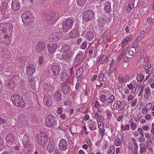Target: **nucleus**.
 Segmentation results:
<instances>
[{
  "label": "nucleus",
  "instance_id": "1",
  "mask_svg": "<svg viewBox=\"0 0 154 154\" xmlns=\"http://www.w3.org/2000/svg\"><path fill=\"white\" fill-rule=\"evenodd\" d=\"M11 99L14 104L17 106L22 108L26 106L24 100L18 95H13L11 97Z\"/></svg>",
  "mask_w": 154,
  "mask_h": 154
},
{
  "label": "nucleus",
  "instance_id": "2",
  "mask_svg": "<svg viewBox=\"0 0 154 154\" xmlns=\"http://www.w3.org/2000/svg\"><path fill=\"white\" fill-rule=\"evenodd\" d=\"M74 21L73 18H68L65 20L63 21L62 23V31L64 32H67L69 29H71Z\"/></svg>",
  "mask_w": 154,
  "mask_h": 154
},
{
  "label": "nucleus",
  "instance_id": "3",
  "mask_svg": "<svg viewBox=\"0 0 154 154\" xmlns=\"http://www.w3.org/2000/svg\"><path fill=\"white\" fill-rule=\"evenodd\" d=\"M59 17V14L58 12H51L46 16L47 22L49 24H54Z\"/></svg>",
  "mask_w": 154,
  "mask_h": 154
},
{
  "label": "nucleus",
  "instance_id": "4",
  "mask_svg": "<svg viewBox=\"0 0 154 154\" xmlns=\"http://www.w3.org/2000/svg\"><path fill=\"white\" fill-rule=\"evenodd\" d=\"M57 120L56 117L53 115H48L45 119V124L46 126L50 127H54L57 125Z\"/></svg>",
  "mask_w": 154,
  "mask_h": 154
},
{
  "label": "nucleus",
  "instance_id": "5",
  "mask_svg": "<svg viewBox=\"0 0 154 154\" xmlns=\"http://www.w3.org/2000/svg\"><path fill=\"white\" fill-rule=\"evenodd\" d=\"M37 137L38 144L41 146L45 145L48 140L47 135L44 132H41L37 134Z\"/></svg>",
  "mask_w": 154,
  "mask_h": 154
},
{
  "label": "nucleus",
  "instance_id": "6",
  "mask_svg": "<svg viewBox=\"0 0 154 154\" xmlns=\"http://www.w3.org/2000/svg\"><path fill=\"white\" fill-rule=\"evenodd\" d=\"M61 51L63 53H66L65 54L67 58H69L74 53V50L71 48L69 45L65 44L63 45L61 48Z\"/></svg>",
  "mask_w": 154,
  "mask_h": 154
},
{
  "label": "nucleus",
  "instance_id": "7",
  "mask_svg": "<svg viewBox=\"0 0 154 154\" xmlns=\"http://www.w3.org/2000/svg\"><path fill=\"white\" fill-rule=\"evenodd\" d=\"M94 14V12L92 10L85 11L83 14V19L86 22L88 21L91 20Z\"/></svg>",
  "mask_w": 154,
  "mask_h": 154
},
{
  "label": "nucleus",
  "instance_id": "8",
  "mask_svg": "<svg viewBox=\"0 0 154 154\" xmlns=\"http://www.w3.org/2000/svg\"><path fill=\"white\" fill-rule=\"evenodd\" d=\"M0 27L3 29V30L6 33H9L10 34L12 32V26L10 23L3 22L0 24Z\"/></svg>",
  "mask_w": 154,
  "mask_h": 154
},
{
  "label": "nucleus",
  "instance_id": "9",
  "mask_svg": "<svg viewBox=\"0 0 154 154\" xmlns=\"http://www.w3.org/2000/svg\"><path fill=\"white\" fill-rule=\"evenodd\" d=\"M33 15L31 12L28 11H26L24 13L22 16V21L27 22L29 21L30 20H32L33 19Z\"/></svg>",
  "mask_w": 154,
  "mask_h": 154
},
{
  "label": "nucleus",
  "instance_id": "10",
  "mask_svg": "<svg viewBox=\"0 0 154 154\" xmlns=\"http://www.w3.org/2000/svg\"><path fill=\"white\" fill-rule=\"evenodd\" d=\"M107 18L105 16L99 17L98 20V27H104L107 25Z\"/></svg>",
  "mask_w": 154,
  "mask_h": 154
},
{
  "label": "nucleus",
  "instance_id": "11",
  "mask_svg": "<svg viewBox=\"0 0 154 154\" xmlns=\"http://www.w3.org/2000/svg\"><path fill=\"white\" fill-rule=\"evenodd\" d=\"M71 90V88L68 84L64 82L62 84L61 91L64 94H69L70 93Z\"/></svg>",
  "mask_w": 154,
  "mask_h": 154
},
{
  "label": "nucleus",
  "instance_id": "12",
  "mask_svg": "<svg viewBox=\"0 0 154 154\" xmlns=\"http://www.w3.org/2000/svg\"><path fill=\"white\" fill-rule=\"evenodd\" d=\"M59 148L61 150L64 151L67 149L68 144L66 140L62 139L60 140L59 144Z\"/></svg>",
  "mask_w": 154,
  "mask_h": 154
},
{
  "label": "nucleus",
  "instance_id": "13",
  "mask_svg": "<svg viewBox=\"0 0 154 154\" xmlns=\"http://www.w3.org/2000/svg\"><path fill=\"white\" fill-rule=\"evenodd\" d=\"M45 45L43 42H39L36 45V50L39 52L44 51L45 50Z\"/></svg>",
  "mask_w": 154,
  "mask_h": 154
},
{
  "label": "nucleus",
  "instance_id": "14",
  "mask_svg": "<svg viewBox=\"0 0 154 154\" xmlns=\"http://www.w3.org/2000/svg\"><path fill=\"white\" fill-rule=\"evenodd\" d=\"M20 3L19 0H13L11 3V8L13 10L17 11L20 7Z\"/></svg>",
  "mask_w": 154,
  "mask_h": 154
},
{
  "label": "nucleus",
  "instance_id": "15",
  "mask_svg": "<svg viewBox=\"0 0 154 154\" xmlns=\"http://www.w3.org/2000/svg\"><path fill=\"white\" fill-rule=\"evenodd\" d=\"M52 75L54 76H57L60 72V69L58 66L56 65H52L51 66Z\"/></svg>",
  "mask_w": 154,
  "mask_h": 154
},
{
  "label": "nucleus",
  "instance_id": "16",
  "mask_svg": "<svg viewBox=\"0 0 154 154\" xmlns=\"http://www.w3.org/2000/svg\"><path fill=\"white\" fill-rule=\"evenodd\" d=\"M35 67L32 65H29L27 67V73L28 75H32L35 72Z\"/></svg>",
  "mask_w": 154,
  "mask_h": 154
},
{
  "label": "nucleus",
  "instance_id": "17",
  "mask_svg": "<svg viewBox=\"0 0 154 154\" xmlns=\"http://www.w3.org/2000/svg\"><path fill=\"white\" fill-rule=\"evenodd\" d=\"M54 100L56 101H60L61 99V93L60 90H57L55 91V93L53 95Z\"/></svg>",
  "mask_w": 154,
  "mask_h": 154
},
{
  "label": "nucleus",
  "instance_id": "18",
  "mask_svg": "<svg viewBox=\"0 0 154 154\" xmlns=\"http://www.w3.org/2000/svg\"><path fill=\"white\" fill-rule=\"evenodd\" d=\"M132 142L133 143L134 145V149L133 150V154H138V145L135 139L134 138H132L131 139Z\"/></svg>",
  "mask_w": 154,
  "mask_h": 154
},
{
  "label": "nucleus",
  "instance_id": "19",
  "mask_svg": "<svg viewBox=\"0 0 154 154\" xmlns=\"http://www.w3.org/2000/svg\"><path fill=\"white\" fill-rule=\"evenodd\" d=\"M44 104L47 106H49L52 103L51 97L50 96H45L43 98Z\"/></svg>",
  "mask_w": 154,
  "mask_h": 154
},
{
  "label": "nucleus",
  "instance_id": "20",
  "mask_svg": "<svg viewBox=\"0 0 154 154\" xmlns=\"http://www.w3.org/2000/svg\"><path fill=\"white\" fill-rule=\"evenodd\" d=\"M79 36L78 31L76 29L72 30L69 33V36L71 38H75Z\"/></svg>",
  "mask_w": 154,
  "mask_h": 154
},
{
  "label": "nucleus",
  "instance_id": "21",
  "mask_svg": "<svg viewBox=\"0 0 154 154\" xmlns=\"http://www.w3.org/2000/svg\"><path fill=\"white\" fill-rule=\"evenodd\" d=\"M1 54L2 56L5 58H8L10 57V52L7 48L3 50Z\"/></svg>",
  "mask_w": 154,
  "mask_h": 154
},
{
  "label": "nucleus",
  "instance_id": "22",
  "mask_svg": "<svg viewBox=\"0 0 154 154\" xmlns=\"http://www.w3.org/2000/svg\"><path fill=\"white\" fill-rule=\"evenodd\" d=\"M59 76L60 79L63 81L66 80L67 79H69L70 76L69 75H68V74L64 72H61L60 73Z\"/></svg>",
  "mask_w": 154,
  "mask_h": 154
},
{
  "label": "nucleus",
  "instance_id": "23",
  "mask_svg": "<svg viewBox=\"0 0 154 154\" xmlns=\"http://www.w3.org/2000/svg\"><path fill=\"white\" fill-rule=\"evenodd\" d=\"M61 37V34L60 32L54 33L53 34L51 39L54 41L56 42L60 39Z\"/></svg>",
  "mask_w": 154,
  "mask_h": 154
},
{
  "label": "nucleus",
  "instance_id": "24",
  "mask_svg": "<svg viewBox=\"0 0 154 154\" xmlns=\"http://www.w3.org/2000/svg\"><path fill=\"white\" fill-rule=\"evenodd\" d=\"M104 8L105 12L107 13H109L111 10L110 2L108 1L106 2L104 4Z\"/></svg>",
  "mask_w": 154,
  "mask_h": 154
},
{
  "label": "nucleus",
  "instance_id": "25",
  "mask_svg": "<svg viewBox=\"0 0 154 154\" xmlns=\"http://www.w3.org/2000/svg\"><path fill=\"white\" fill-rule=\"evenodd\" d=\"M100 63L104 64L107 61V58L106 56L104 54H101L99 57L98 60Z\"/></svg>",
  "mask_w": 154,
  "mask_h": 154
},
{
  "label": "nucleus",
  "instance_id": "26",
  "mask_svg": "<svg viewBox=\"0 0 154 154\" xmlns=\"http://www.w3.org/2000/svg\"><path fill=\"white\" fill-rule=\"evenodd\" d=\"M86 38L89 41L92 40L94 38L93 32L91 31L88 32L86 35Z\"/></svg>",
  "mask_w": 154,
  "mask_h": 154
},
{
  "label": "nucleus",
  "instance_id": "27",
  "mask_svg": "<svg viewBox=\"0 0 154 154\" xmlns=\"http://www.w3.org/2000/svg\"><path fill=\"white\" fill-rule=\"evenodd\" d=\"M6 140L7 141L13 142L15 140L14 136L12 133H10L7 135L6 137Z\"/></svg>",
  "mask_w": 154,
  "mask_h": 154
},
{
  "label": "nucleus",
  "instance_id": "28",
  "mask_svg": "<svg viewBox=\"0 0 154 154\" xmlns=\"http://www.w3.org/2000/svg\"><path fill=\"white\" fill-rule=\"evenodd\" d=\"M57 45V44H54L51 45L48 49V52L50 54L53 53L56 49Z\"/></svg>",
  "mask_w": 154,
  "mask_h": 154
},
{
  "label": "nucleus",
  "instance_id": "29",
  "mask_svg": "<svg viewBox=\"0 0 154 154\" xmlns=\"http://www.w3.org/2000/svg\"><path fill=\"white\" fill-rule=\"evenodd\" d=\"M15 83L14 81L12 79L9 80L7 84V86L11 89L13 88L15 86Z\"/></svg>",
  "mask_w": 154,
  "mask_h": 154
},
{
  "label": "nucleus",
  "instance_id": "30",
  "mask_svg": "<svg viewBox=\"0 0 154 154\" xmlns=\"http://www.w3.org/2000/svg\"><path fill=\"white\" fill-rule=\"evenodd\" d=\"M3 42L5 44H8L11 42V38L8 35H5L3 37Z\"/></svg>",
  "mask_w": 154,
  "mask_h": 154
},
{
  "label": "nucleus",
  "instance_id": "31",
  "mask_svg": "<svg viewBox=\"0 0 154 154\" xmlns=\"http://www.w3.org/2000/svg\"><path fill=\"white\" fill-rule=\"evenodd\" d=\"M140 154H142L143 153H145L146 152V148L145 146L144 143L142 144L140 143Z\"/></svg>",
  "mask_w": 154,
  "mask_h": 154
},
{
  "label": "nucleus",
  "instance_id": "32",
  "mask_svg": "<svg viewBox=\"0 0 154 154\" xmlns=\"http://www.w3.org/2000/svg\"><path fill=\"white\" fill-rule=\"evenodd\" d=\"M54 148L53 144L50 142L48 143L47 149L49 152H52L54 150Z\"/></svg>",
  "mask_w": 154,
  "mask_h": 154
},
{
  "label": "nucleus",
  "instance_id": "33",
  "mask_svg": "<svg viewBox=\"0 0 154 154\" xmlns=\"http://www.w3.org/2000/svg\"><path fill=\"white\" fill-rule=\"evenodd\" d=\"M98 34L99 35H102L105 32V29L104 27H98Z\"/></svg>",
  "mask_w": 154,
  "mask_h": 154
},
{
  "label": "nucleus",
  "instance_id": "34",
  "mask_svg": "<svg viewBox=\"0 0 154 154\" xmlns=\"http://www.w3.org/2000/svg\"><path fill=\"white\" fill-rule=\"evenodd\" d=\"M121 102L117 101L116 103H114L113 104V108L115 109H118L121 105Z\"/></svg>",
  "mask_w": 154,
  "mask_h": 154
},
{
  "label": "nucleus",
  "instance_id": "35",
  "mask_svg": "<svg viewBox=\"0 0 154 154\" xmlns=\"http://www.w3.org/2000/svg\"><path fill=\"white\" fill-rule=\"evenodd\" d=\"M138 131L139 132L141 136L142 137V138H140V139L142 140V142H144L145 141V138H143V137L144 136L142 129L140 128H138Z\"/></svg>",
  "mask_w": 154,
  "mask_h": 154
},
{
  "label": "nucleus",
  "instance_id": "36",
  "mask_svg": "<svg viewBox=\"0 0 154 154\" xmlns=\"http://www.w3.org/2000/svg\"><path fill=\"white\" fill-rule=\"evenodd\" d=\"M97 125L96 122H93L90 123L89 125V128L91 130H94L96 129V126Z\"/></svg>",
  "mask_w": 154,
  "mask_h": 154
},
{
  "label": "nucleus",
  "instance_id": "37",
  "mask_svg": "<svg viewBox=\"0 0 154 154\" xmlns=\"http://www.w3.org/2000/svg\"><path fill=\"white\" fill-rule=\"evenodd\" d=\"M121 128L123 131H128L130 129V126L128 124H126L125 126L123 125H121Z\"/></svg>",
  "mask_w": 154,
  "mask_h": 154
},
{
  "label": "nucleus",
  "instance_id": "38",
  "mask_svg": "<svg viewBox=\"0 0 154 154\" xmlns=\"http://www.w3.org/2000/svg\"><path fill=\"white\" fill-rule=\"evenodd\" d=\"M87 0H77V4L80 7L84 6L86 1Z\"/></svg>",
  "mask_w": 154,
  "mask_h": 154
},
{
  "label": "nucleus",
  "instance_id": "39",
  "mask_svg": "<svg viewBox=\"0 0 154 154\" xmlns=\"http://www.w3.org/2000/svg\"><path fill=\"white\" fill-rule=\"evenodd\" d=\"M83 72V69L82 67H80L78 70L76 72V76H83L82 74Z\"/></svg>",
  "mask_w": 154,
  "mask_h": 154
},
{
  "label": "nucleus",
  "instance_id": "40",
  "mask_svg": "<svg viewBox=\"0 0 154 154\" xmlns=\"http://www.w3.org/2000/svg\"><path fill=\"white\" fill-rule=\"evenodd\" d=\"M110 33H108L105 36H104L103 38V42L104 43H106L109 38L110 37Z\"/></svg>",
  "mask_w": 154,
  "mask_h": 154
},
{
  "label": "nucleus",
  "instance_id": "41",
  "mask_svg": "<svg viewBox=\"0 0 154 154\" xmlns=\"http://www.w3.org/2000/svg\"><path fill=\"white\" fill-rule=\"evenodd\" d=\"M82 54L81 53H79L77 54L75 58V62H78L80 60L82 59Z\"/></svg>",
  "mask_w": 154,
  "mask_h": 154
},
{
  "label": "nucleus",
  "instance_id": "42",
  "mask_svg": "<svg viewBox=\"0 0 154 154\" xmlns=\"http://www.w3.org/2000/svg\"><path fill=\"white\" fill-rule=\"evenodd\" d=\"M134 2L133 1L131 2L127 7V11L130 12L134 7Z\"/></svg>",
  "mask_w": 154,
  "mask_h": 154
},
{
  "label": "nucleus",
  "instance_id": "43",
  "mask_svg": "<svg viewBox=\"0 0 154 154\" xmlns=\"http://www.w3.org/2000/svg\"><path fill=\"white\" fill-rule=\"evenodd\" d=\"M4 150L5 152H8V153L9 152H12L11 150V148L10 147L8 146H4Z\"/></svg>",
  "mask_w": 154,
  "mask_h": 154
},
{
  "label": "nucleus",
  "instance_id": "44",
  "mask_svg": "<svg viewBox=\"0 0 154 154\" xmlns=\"http://www.w3.org/2000/svg\"><path fill=\"white\" fill-rule=\"evenodd\" d=\"M121 143L122 142L120 139L119 138H117L114 141L115 145L117 146H119L120 145H121Z\"/></svg>",
  "mask_w": 154,
  "mask_h": 154
},
{
  "label": "nucleus",
  "instance_id": "45",
  "mask_svg": "<svg viewBox=\"0 0 154 154\" xmlns=\"http://www.w3.org/2000/svg\"><path fill=\"white\" fill-rule=\"evenodd\" d=\"M114 99V97L113 94H112L111 96L106 100V102L109 103L112 102Z\"/></svg>",
  "mask_w": 154,
  "mask_h": 154
},
{
  "label": "nucleus",
  "instance_id": "46",
  "mask_svg": "<svg viewBox=\"0 0 154 154\" xmlns=\"http://www.w3.org/2000/svg\"><path fill=\"white\" fill-rule=\"evenodd\" d=\"M115 148L112 146H111L109 151L108 152V154H114Z\"/></svg>",
  "mask_w": 154,
  "mask_h": 154
},
{
  "label": "nucleus",
  "instance_id": "47",
  "mask_svg": "<svg viewBox=\"0 0 154 154\" xmlns=\"http://www.w3.org/2000/svg\"><path fill=\"white\" fill-rule=\"evenodd\" d=\"M28 137L27 136H25L23 137V139L22 141L24 145H25L26 144H27L28 142Z\"/></svg>",
  "mask_w": 154,
  "mask_h": 154
},
{
  "label": "nucleus",
  "instance_id": "48",
  "mask_svg": "<svg viewBox=\"0 0 154 154\" xmlns=\"http://www.w3.org/2000/svg\"><path fill=\"white\" fill-rule=\"evenodd\" d=\"M87 46V42L86 41H84L82 43L81 45L80 46L81 49L85 50Z\"/></svg>",
  "mask_w": 154,
  "mask_h": 154
},
{
  "label": "nucleus",
  "instance_id": "49",
  "mask_svg": "<svg viewBox=\"0 0 154 154\" xmlns=\"http://www.w3.org/2000/svg\"><path fill=\"white\" fill-rule=\"evenodd\" d=\"M84 77V76H77V79L78 84H81Z\"/></svg>",
  "mask_w": 154,
  "mask_h": 154
},
{
  "label": "nucleus",
  "instance_id": "50",
  "mask_svg": "<svg viewBox=\"0 0 154 154\" xmlns=\"http://www.w3.org/2000/svg\"><path fill=\"white\" fill-rule=\"evenodd\" d=\"M98 124V127L100 129H102L103 128V123L100 121H97Z\"/></svg>",
  "mask_w": 154,
  "mask_h": 154
},
{
  "label": "nucleus",
  "instance_id": "51",
  "mask_svg": "<svg viewBox=\"0 0 154 154\" xmlns=\"http://www.w3.org/2000/svg\"><path fill=\"white\" fill-rule=\"evenodd\" d=\"M94 115L97 118H98L100 120L102 121L103 119V117L98 113H95Z\"/></svg>",
  "mask_w": 154,
  "mask_h": 154
},
{
  "label": "nucleus",
  "instance_id": "52",
  "mask_svg": "<svg viewBox=\"0 0 154 154\" xmlns=\"http://www.w3.org/2000/svg\"><path fill=\"white\" fill-rule=\"evenodd\" d=\"M106 100V97L105 95L102 94L100 97V100L102 102H104Z\"/></svg>",
  "mask_w": 154,
  "mask_h": 154
},
{
  "label": "nucleus",
  "instance_id": "53",
  "mask_svg": "<svg viewBox=\"0 0 154 154\" xmlns=\"http://www.w3.org/2000/svg\"><path fill=\"white\" fill-rule=\"evenodd\" d=\"M119 82L120 83H123L125 82L126 80L124 79L122 76L121 75L119 76Z\"/></svg>",
  "mask_w": 154,
  "mask_h": 154
},
{
  "label": "nucleus",
  "instance_id": "54",
  "mask_svg": "<svg viewBox=\"0 0 154 154\" xmlns=\"http://www.w3.org/2000/svg\"><path fill=\"white\" fill-rule=\"evenodd\" d=\"M131 39L130 38H128L127 39H125L122 42V44H126L129 42Z\"/></svg>",
  "mask_w": 154,
  "mask_h": 154
},
{
  "label": "nucleus",
  "instance_id": "55",
  "mask_svg": "<svg viewBox=\"0 0 154 154\" xmlns=\"http://www.w3.org/2000/svg\"><path fill=\"white\" fill-rule=\"evenodd\" d=\"M144 76L143 75H140L139 76V77L137 78V80L138 81H140V82H141L144 79Z\"/></svg>",
  "mask_w": 154,
  "mask_h": 154
},
{
  "label": "nucleus",
  "instance_id": "56",
  "mask_svg": "<svg viewBox=\"0 0 154 154\" xmlns=\"http://www.w3.org/2000/svg\"><path fill=\"white\" fill-rule=\"evenodd\" d=\"M137 99H134L133 101L131 103V106L132 107H134L137 103Z\"/></svg>",
  "mask_w": 154,
  "mask_h": 154
},
{
  "label": "nucleus",
  "instance_id": "57",
  "mask_svg": "<svg viewBox=\"0 0 154 154\" xmlns=\"http://www.w3.org/2000/svg\"><path fill=\"white\" fill-rule=\"evenodd\" d=\"M122 47L123 48V49L122 50V53H124V52L127 50L128 48V47L127 46H126V44H122Z\"/></svg>",
  "mask_w": 154,
  "mask_h": 154
},
{
  "label": "nucleus",
  "instance_id": "58",
  "mask_svg": "<svg viewBox=\"0 0 154 154\" xmlns=\"http://www.w3.org/2000/svg\"><path fill=\"white\" fill-rule=\"evenodd\" d=\"M137 126L136 124L135 123H131V128L132 130H134L136 128Z\"/></svg>",
  "mask_w": 154,
  "mask_h": 154
},
{
  "label": "nucleus",
  "instance_id": "59",
  "mask_svg": "<svg viewBox=\"0 0 154 154\" xmlns=\"http://www.w3.org/2000/svg\"><path fill=\"white\" fill-rule=\"evenodd\" d=\"M144 88V86L142 85L141 86V89L138 94V96H140L142 95V93L143 90Z\"/></svg>",
  "mask_w": 154,
  "mask_h": 154
},
{
  "label": "nucleus",
  "instance_id": "60",
  "mask_svg": "<svg viewBox=\"0 0 154 154\" xmlns=\"http://www.w3.org/2000/svg\"><path fill=\"white\" fill-rule=\"evenodd\" d=\"M98 77L99 80L100 81H102L103 80V78L104 77V75L102 74H99Z\"/></svg>",
  "mask_w": 154,
  "mask_h": 154
},
{
  "label": "nucleus",
  "instance_id": "61",
  "mask_svg": "<svg viewBox=\"0 0 154 154\" xmlns=\"http://www.w3.org/2000/svg\"><path fill=\"white\" fill-rule=\"evenodd\" d=\"M152 106V105L151 103H148L146 106V108L147 109H150Z\"/></svg>",
  "mask_w": 154,
  "mask_h": 154
},
{
  "label": "nucleus",
  "instance_id": "62",
  "mask_svg": "<svg viewBox=\"0 0 154 154\" xmlns=\"http://www.w3.org/2000/svg\"><path fill=\"white\" fill-rule=\"evenodd\" d=\"M38 63L39 64H42L44 60L43 57L40 56L38 58Z\"/></svg>",
  "mask_w": 154,
  "mask_h": 154
},
{
  "label": "nucleus",
  "instance_id": "63",
  "mask_svg": "<svg viewBox=\"0 0 154 154\" xmlns=\"http://www.w3.org/2000/svg\"><path fill=\"white\" fill-rule=\"evenodd\" d=\"M71 101L69 100H66L64 101V105H69L71 104Z\"/></svg>",
  "mask_w": 154,
  "mask_h": 154
},
{
  "label": "nucleus",
  "instance_id": "64",
  "mask_svg": "<svg viewBox=\"0 0 154 154\" xmlns=\"http://www.w3.org/2000/svg\"><path fill=\"white\" fill-rule=\"evenodd\" d=\"M145 93L146 94H148L150 92V88L149 87L145 89Z\"/></svg>",
  "mask_w": 154,
  "mask_h": 154
}]
</instances>
